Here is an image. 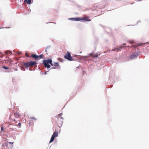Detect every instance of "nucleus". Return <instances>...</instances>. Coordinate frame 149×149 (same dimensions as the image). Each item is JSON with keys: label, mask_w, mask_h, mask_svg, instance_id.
Segmentation results:
<instances>
[{"label": "nucleus", "mask_w": 149, "mask_h": 149, "mask_svg": "<svg viewBox=\"0 0 149 149\" xmlns=\"http://www.w3.org/2000/svg\"><path fill=\"white\" fill-rule=\"evenodd\" d=\"M140 45V44H137L136 45H133L131 47H136Z\"/></svg>", "instance_id": "13"}, {"label": "nucleus", "mask_w": 149, "mask_h": 149, "mask_svg": "<svg viewBox=\"0 0 149 149\" xmlns=\"http://www.w3.org/2000/svg\"><path fill=\"white\" fill-rule=\"evenodd\" d=\"M136 57V55L134 54H133L131 55L130 56V58L131 59H133L135 58Z\"/></svg>", "instance_id": "9"}, {"label": "nucleus", "mask_w": 149, "mask_h": 149, "mask_svg": "<svg viewBox=\"0 0 149 149\" xmlns=\"http://www.w3.org/2000/svg\"><path fill=\"white\" fill-rule=\"evenodd\" d=\"M31 56L33 58L35 59L36 60L38 59H40L42 57L43 55L42 54L39 56L37 55L36 54H32Z\"/></svg>", "instance_id": "6"}, {"label": "nucleus", "mask_w": 149, "mask_h": 149, "mask_svg": "<svg viewBox=\"0 0 149 149\" xmlns=\"http://www.w3.org/2000/svg\"><path fill=\"white\" fill-rule=\"evenodd\" d=\"M18 126H19V127H21V123H20L19 122V123H18Z\"/></svg>", "instance_id": "17"}, {"label": "nucleus", "mask_w": 149, "mask_h": 149, "mask_svg": "<svg viewBox=\"0 0 149 149\" xmlns=\"http://www.w3.org/2000/svg\"><path fill=\"white\" fill-rule=\"evenodd\" d=\"M58 135V132H54L52 135L49 143L52 142L54 140L55 138L57 137Z\"/></svg>", "instance_id": "5"}, {"label": "nucleus", "mask_w": 149, "mask_h": 149, "mask_svg": "<svg viewBox=\"0 0 149 149\" xmlns=\"http://www.w3.org/2000/svg\"><path fill=\"white\" fill-rule=\"evenodd\" d=\"M61 118H62V117H61Z\"/></svg>", "instance_id": "23"}, {"label": "nucleus", "mask_w": 149, "mask_h": 149, "mask_svg": "<svg viewBox=\"0 0 149 149\" xmlns=\"http://www.w3.org/2000/svg\"><path fill=\"white\" fill-rule=\"evenodd\" d=\"M112 51H116V49L115 48L112 49Z\"/></svg>", "instance_id": "19"}, {"label": "nucleus", "mask_w": 149, "mask_h": 149, "mask_svg": "<svg viewBox=\"0 0 149 149\" xmlns=\"http://www.w3.org/2000/svg\"><path fill=\"white\" fill-rule=\"evenodd\" d=\"M30 119H31V120H37V119L34 117H30Z\"/></svg>", "instance_id": "12"}, {"label": "nucleus", "mask_w": 149, "mask_h": 149, "mask_svg": "<svg viewBox=\"0 0 149 149\" xmlns=\"http://www.w3.org/2000/svg\"><path fill=\"white\" fill-rule=\"evenodd\" d=\"M36 64H37V63L36 61H31L25 63L24 65L26 68H28L29 67L32 66Z\"/></svg>", "instance_id": "3"}, {"label": "nucleus", "mask_w": 149, "mask_h": 149, "mask_svg": "<svg viewBox=\"0 0 149 149\" xmlns=\"http://www.w3.org/2000/svg\"><path fill=\"white\" fill-rule=\"evenodd\" d=\"M69 19H72L75 21L83 20L84 22H88L91 21V20L90 19L89 17L87 16L84 17H82L72 18H70Z\"/></svg>", "instance_id": "1"}, {"label": "nucleus", "mask_w": 149, "mask_h": 149, "mask_svg": "<svg viewBox=\"0 0 149 149\" xmlns=\"http://www.w3.org/2000/svg\"><path fill=\"white\" fill-rule=\"evenodd\" d=\"M24 2H26L27 4H29L31 3V0H24Z\"/></svg>", "instance_id": "11"}, {"label": "nucleus", "mask_w": 149, "mask_h": 149, "mask_svg": "<svg viewBox=\"0 0 149 149\" xmlns=\"http://www.w3.org/2000/svg\"><path fill=\"white\" fill-rule=\"evenodd\" d=\"M45 74H46V72L45 73Z\"/></svg>", "instance_id": "24"}, {"label": "nucleus", "mask_w": 149, "mask_h": 149, "mask_svg": "<svg viewBox=\"0 0 149 149\" xmlns=\"http://www.w3.org/2000/svg\"><path fill=\"white\" fill-rule=\"evenodd\" d=\"M63 114L62 113H60L59 114H58L57 116L56 117H58L59 116H61Z\"/></svg>", "instance_id": "15"}, {"label": "nucleus", "mask_w": 149, "mask_h": 149, "mask_svg": "<svg viewBox=\"0 0 149 149\" xmlns=\"http://www.w3.org/2000/svg\"><path fill=\"white\" fill-rule=\"evenodd\" d=\"M52 64L54 65L53 66V67L51 69H56L57 68H59L60 65L58 63H54Z\"/></svg>", "instance_id": "7"}, {"label": "nucleus", "mask_w": 149, "mask_h": 149, "mask_svg": "<svg viewBox=\"0 0 149 149\" xmlns=\"http://www.w3.org/2000/svg\"><path fill=\"white\" fill-rule=\"evenodd\" d=\"M64 57L65 58L67 59L68 60L70 61H73V59L71 57L70 54V52H68L64 56Z\"/></svg>", "instance_id": "4"}, {"label": "nucleus", "mask_w": 149, "mask_h": 149, "mask_svg": "<svg viewBox=\"0 0 149 149\" xmlns=\"http://www.w3.org/2000/svg\"><path fill=\"white\" fill-rule=\"evenodd\" d=\"M124 47L122 45H121L120 47H119L120 49Z\"/></svg>", "instance_id": "18"}, {"label": "nucleus", "mask_w": 149, "mask_h": 149, "mask_svg": "<svg viewBox=\"0 0 149 149\" xmlns=\"http://www.w3.org/2000/svg\"><path fill=\"white\" fill-rule=\"evenodd\" d=\"M9 143L13 144V143H11V142H9Z\"/></svg>", "instance_id": "22"}, {"label": "nucleus", "mask_w": 149, "mask_h": 149, "mask_svg": "<svg viewBox=\"0 0 149 149\" xmlns=\"http://www.w3.org/2000/svg\"><path fill=\"white\" fill-rule=\"evenodd\" d=\"M1 130L3 131V127H1Z\"/></svg>", "instance_id": "20"}, {"label": "nucleus", "mask_w": 149, "mask_h": 149, "mask_svg": "<svg viewBox=\"0 0 149 149\" xmlns=\"http://www.w3.org/2000/svg\"><path fill=\"white\" fill-rule=\"evenodd\" d=\"M115 48L116 49V51H119L120 50V48L118 47L117 48Z\"/></svg>", "instance_id": "16"}, {"label": "nucleus", "mask_w": 149, "mask_h": 149, "mask_svg": "<svg viewBox=\"0 0 149 149\" xmlns=\"http://www.w3.org/2000/svg\"><path fill=\"white\" fill-rule=\"evenodd\" d=\"M43 63L45 67V68H50V65L49 64H50L52 66L54 65L52 63V60L50 59L44 60Z\"/></svg>", "instance_id": "2"}, {"label": "nucleus", "mask_w": 149, "mask_h": 149, "mask_svg": "<svg viewBox=\"0 0 149 149\" xmlns=\"http://www.w3.org/2000/svg\"><path fill=\"white\" fill-rule=\"evenodd\" d=\"M90 56L93 58L97 57V56H98V55L96 54L94 55V54H90Z\"/></svg>", "instance_id": "10"}, {"label": "nucleus", "mask_w": 149, "mask_h": 149, "mask_svg": "<svg viewBox=\"0 0 149 149\" xmlns=\"http://www.w3.org/2000/svg\"><path fill=\"white\" fill-rule=\"evenodd\" d=\"M3 68L5 69H9L8 67H6L5 66H3Z\"/></svg>", "instance_id": "14"}, {"label": "nucleus", "mask_w": 149, "mask_h": 149, "mask_svg": "<svg viewBox=\"0 0 149 149\" xmlns=\"http://www.w3.org/2000/svg\"><path fill=\"white\" fill-rule=\"evenodd\" d=\"M8 145V143L6 142H5L4 143H3L2 144V146L3 147L2 149H7V148L8 147L7 146Z\"/></svg>", "instance_id": "8"}, {"label": "nucleus", "mask_w": 149, "mask_h": 149, "mask_svg": "<svg viewBox=\"0 0 149 149\" xmlns=\"http://www.w3.org/2000/svg\"><path fill=\"white\" fill-rule=\"evenodd\" d=\"M126 45V44L125 43H124L123 44V45Z\"/></svg>", "instance_id": "21"}]
</instances>
